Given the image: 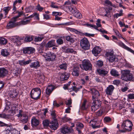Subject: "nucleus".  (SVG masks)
<instances>
[{
    "label": "nucleus",
    "instance_id": "nucleus-41",
    "mask_svg": "<svg viewBox=\"0 0 134 134\" xmlns=\"http://www.w3.org/2000/svg\"><path fill=\"white\" fill-rule=\"evenodd\" d=\"M62 37L58 39L56 41V42L58 44H62L63 43V41L62 39Z\"/></svg>",
    "mask_w": 134,
    "mask_h": 134
},
{
    "label": "nucleus",
    "instance_id": "nucleus-55",
    "mask_svg": "<svg viewBox=\"0 0 134 134\" xmlns=\"http://www.w3.org/2000/svg\"><path fill=\"white\" fill-rule=\"evenodd\" d=\"M71 119L69 118L64 117L62 119V121L64 122H66L71 120Z\"/></svg>",
    "mask_w": 134,
    "mask_h": 134
},
{
    "label": "nucleus",
    "instance_id": "nucleus-19",
    "mask_svg": "<svg viewBox=\"0 0 134 134\" xmlns=\"http://www.w3.org/2000/svg\"><path fill=\"white\" fill-rule=\"evenodd\" d=\"M98 124L96 121L95 120H91L90 122V125L93 129L99 127L100 126Z\"/></svg>",
    "mask_w": 134,
    "mask_h": 134
},
{
    "label": "nucleus",
    "instance_id": "nucleus-48",
    "mask_svg": "<svg viewBox=\"0 0 134 134\" xmlns=\"http://www.w3.org/2000/svg\"><path fill=\"white\" fill-rule=\"evenodd\" d=\"M104 121L105 122H109L111 121V119L109 117H106L104 119Z\"/></svg>",
    "mask_w": 134,
    "mask_h": 134
},
{
    "label": "nucleus",
    "instance_id": "nucleus-1",
    "mask_svg": "<svg viewBox=\"0 0 134 134\" xmlns=\"http://www.w3.org/2000/svg\"><path fill=\"white\" fill-rule=\"evenodd\" d=\"M30 17H25L22 20L19 22L16 21L19 20V17H13L10 21L7 24V27L8 29L14 27L17 25L26 24L30 22Z\"/></svg>",
    "mask_w": 134,
    "mask_h": 134
},
{
    "label": "nucleus",
    "instance_id": "nucleus-14",
    "mask_svg": "<svg viewBox=\"0 0 134 134\" xmlns=\"http://www.w3.org/2000/svg\"><path fill=\"white\" fill-rule=\"evenodd\" d=\"M101 51V48L99 46H96L94 48L92 51V53L95 56H97Z\"/></svg>",
    "mask_w": 134,
    "mask_h": 134
},
{
    "label": "nucleus",
    "instance_id": "nucleus-26",
    "mask_svg": "<svg viewBox=\"0 0 134 134\" xmlns=\"http://www.w3.org/2000/svg\"><path fill=\"white\" fill-rule=\"evenodd\" d=\"M8 73V71L3 68H0V77L6 76Z\"/></svg>",
    "mask_w": 134,
    "mask_h": 134
},
{
    "label": "nucleus",
    "instance_id": "nucleus-5",
    "mask_svg": "<svg viewBox=\"0 0 134 134\" xmlns=\"http://www.w3.org/2000/svg\"><path fill=\"white\" fill-rule=\"evenodd\" d=\"M80 44L81 48L85 50H87L90 48V44L86 38H84L82 39L81 40Z\"/></svg>",
    "mask_w": 134,
    "mask_h": 134
},
{
    "label": "nucleus",
    "instance_id": "nucleus-34",
    "mask_svg": "<svg viewBox=\"0 0 134 134\" xmlns=\"http://www.w3.org/2000/svg\"><path fill=\"white\" fill-rule=\"evenodd\" d=\"M79 87L77 88L76 86H72V87L70 88V89H69V91L70 92H71L73 91H74L76 93H77L78 91H79Z\"/></svg>",
    "mask_w": 134,
    "mask_h": 134
},
{
    "label": "nucleus",
    "instance_id": "nucleus-9",
    "mask_svg": "<svg viewBox=\"0 0 134 134\" xmlns=\"http://www.w3.org/2000/svg\"><path fill=\"white\" fill-rule=\"evenodd\" d=\"M92 95V100L97 99L100 96V94L98 91L94 88H92L90 90Z\"/></svg>",
    "mask_w": 134,
    "mask_h": 134
},
{
    "label": "nucleus",
    "instance_id": "nucleus-20",
    "mask_svg": "<svg viewBox=\"0 0 134 134\" xmlns=\"http://www.w3.org/2000/svg\"><path fill=\"white\" fill-rule=\"evenodd\" d=\"M31 124L32 126H36L39 124L40 121L35 117H33L31 120Z\"/></svg>",
    "mask_w": 134,
    "mask_h": 134
},
{
    "label": "nucleus",
    "instance_id": "nucleus-6",
    "mask_svg": "<svg viewBox=\"0 0 134 134\" xmlns=\"http://www.w3.org/2000/svg\"><path fill=\"white\" fill-rule=\"evenodd\" d=\"M46 60L48 61H54L56 59V55L53 53L49 52L44 55Z\"/></svg>",
    "mask_w": 134,
    "mask_h": 134
},
{
    "label": "nucleus",
    "instance_id": "nucleus-56",
    "mask_svg": "<svg viewBox=\"0 0 134 134\" xmlns=\"http://www.w3.org/2000/svg\"><path fill=\"white\" fill-rule=\"evenodd\" d=\"M43 110L44 111V113H43V116H41V118L42 119L43 118H44L45 117H46V114L48 112V110L47 109H45Z\"/></svg>",
    "mask_w": 134,
    "mask_h": 134
},
{
    "label": "nucleus",
    "instance_id": "nucleus-2",
    "mask_svg": "<svg viewBox=\"0 0 134 134\" xmlns=\"http://www.w3.org/2000/svg\"><path fill=\"white\" fill-rule=\"evenodd\" d=\"M133 125L132 122L130 120H126L123 122L121 127L122 130L119 131L122 132H124L126 131H130L132 130Z\"/></svg>",
    "mask_w": 134,
    "mask_h": 134
},
{
    "label": "nucleus",
    "instance_id": "nucleus-22",
    "mask_svg": "<svg viewBox=\"0 0 134 134\" xmlns=\"http://www.w3.org/2000/svg\"><path fill=\"white\" fill-rule=\"evenodd\" d=\"M54 89V87L52 85L48 86L46 90V93L48 95Z\"/></svg>",
    "mask_w": 134,
    "mask_h": 134
},
{
    "label": "nucleus",
    "instance_id": "nucleus-23",
    "mask_svg": "<svg viewBox=\"0 0 134 134\" xmlns=\"http://www.w3.org/2000/svg\"><path fill=\"white\" fill-rule=\"evenodd\" d=\"M40 66L39 62L38 61H36L34 62H32L30 65L31 68H33L36 69L39 67Z\"/></svg>",
    "mask_w": 134,
    "mask_h": 134
},
{
    "label": "nucleus",
    "instance_id": "nucleus-61",
    "mask_svg": "<svg viewBox=\"0 0 134 134\" xmlns=\"http://www.w3.org/2000/svg\"><path fill=\"white\" fill-rule=\"evenodd\" d=\"M51 115L54 120L56 119V114L54 111H53L51 113Z\"/></svg>",
    "mask_w": 134,
    "mask_h": 134
},
{
    "label": "nucleus",
    "instance_id": "nucleus-39",
    "mask_svg": "<svg viewBox=\"0 0 134 134\" xmlns=\"http://www.w3.org/2000/svg\"><path fill=\"white\" fill-rule=\"evenodd\" d=\"M49 122L48 120H45L43 121V124L44 126L47 127L49 125Z\"/></svg>",
    "mask_w": 134,
    "mask_h": 134
},
{
    "label": "nucleus",
    "instance_id": "nucleus-35",
    "mask_svg": "<svg viewBox=\"0 0 134 134\" xmlns=\"http://www.w3.org/2000/svg\"><path fill=\"white\" fill-rule=\"evenodd\" d=\"M28 116L27 115H24L22 118L21 121L23 123H26L28 121Z\"/></svg>",
    "mask_w": 134,
    "mask_h": 134
},
{
    "label": "nucleus",
    "instance_id": "nucleus-15",
    "mask_svg": "<svg viewBox=\"0 0 134 134\" xmlns=\"http://www.w3.org/2000/svg\"><path fill=\"white\" fill-rule=\"evenodd\" d=\"M62 48L63 51L65 53H73L74 54L76 53V52L73 49L70 47L64 46L62 47Z\"/></svg>",
    "mask_w": 134,
    "mask_h": 134
},
{
    "label": "nucleus",
    "instance_id": "nucleus-54",
    "mask_svg": "<svg viewBox=\"0 0 134 134\" xmlns=\"http://www.w3.org/2000/svg\"><path fill=\"white\" fill-rule=\"evenodd\" d=\"M98 108H99L97 106H95L93 104H92V105L91 107V110L92 111H95Z\"/></svg>",
    "mask_w": 134,
    "mask_h": 134
},
{
    "label": "nucleus",
    "instance_id": "nucleus-43",
    "mask_svg": "<svg viewBox=\"0 0 134 134\" xmlns=\"http://www.w3.org/2000/svg\"><path fill=\"white\" fill-rule=\"evenodd\" d=\"M32 40V37L30 36H26L25 38V40L26 42H30Z\"/></svg>",
    "mask_w": 134,
    "mask_h": 134
},
{
    "label": "nucleus",
    "instance_id": "nucleus-38",
    "mask_svg": "<svg viewBox=\"0 0 134 134\" xmlns=\"http://www.w3.org/2000/svg\"><path fill=\"white\" fill-rule=\"evenodd\" d=\"M66 39L67 41H70L71 43H73L74 41V38L69 36L66 37Z\"/></svg>",
    "mask_w": 134,
    "mask_h": 134
},
{
    "label": "nucleus",
    "instance_id": "nucleus-7",
    "mask_svg": "<svg viewBox=\"0 0 134 134\" xmlns=\"http://www.w3.org/2000/svg\"><path fill=\"white\" fill-rule=\"evenodd\" d=\"M106 56L107 59L111 62H113L116 59L114 55V51H111L107 52Z\"/></svg>",
    "mask_w": 134,
    "mask_h": 134
},
{
    "label": "nucleus",
    "instance_id": "nucleus-13",
    "mask_svg": "<svg viewBox=\"0 0 134 134\" xmlns=\"http://www.w3.org/2000/svg\"><path fill=\"white\" fill-rule=\"evenodd\" d=\"M60 132L64 134H67L70 132V128L66 125H64L60 129Z\"/></svg>",
    "mask_w": 134,
    "mask_h": 134
},
{
    "label": "nucleus",
    "instance_id": "nucleus-58",
    "mask_svg": "<svg viewBox=\"0 0 134 134\" xmlns=\"http://www.w3.org/2000/svg\"><path fill=\"white\" fill-rule=\"evenodd\" d=\"M100 19H98L97 20V23H96L97 25L96 27H97V30H98L97 29L98 27H100L101 26V25L100 24Z\"/></svg>",
    "mask_w": 134,
    "mask_h": 134
},
{
    "label": "nucleus",
    "instance_id": "nucleus-21",
    "mask_svg": "<svg viewBox=\"0 0 134 134\" xmlns=\"http://www.w3.org/2000/svg\"><path fill=\"white\" fill-rule=\"evenodd\" d=\"M56 43L55 40H52L49 41L46 44V46L48 48H50L55 46Z\"/></svg>",
    "mask_w": 134,
    "mask_h": 134
},
{
    "label": "nucleus",
    "instance_id": "nucleus-33",
    "mask_svg": "<svg viewBox=\"0 0 134 134\" xmlns=\"http://www.w3.org/2000/svg\"><path fill=\"white\" fill-rule=\"evenodd\" d=\"M87 101L86 100H85L81 107V109L83 110L86 109L87 108V106L86 105Z\"/></svg>",
    "mask_w": 134,
    "mask_h": 134
},
{
    "label": "nucleus",
    "instance_id": "nucleus-3",
    "mask_svg": "<svg viewBox=\"0 0 134 134\" xmlns=\"http://www.w3.org/2000/svg\"><path fill=\"white\" fill-rule=\"evenodd\" d=\"M41 91L38 88H36L33 89L31 92V98L35 100L39 99L40 97Z\"/></svg>",
    "mask_w": 134,
    "mask_h": 134
},
{
    "label": "nucleus",
    "instance_id": "nucleus-60",
    "mask_svg": "<svg viewBox=\"0 0 134 134\" xmlns=\"http://www.w3.org/2000/svg\"><path fill=\"white\" fill-rule=\"evenodd\" d=\"M23 111L22 110L20 109L19 110V113L17 115L18 117H22L23 116L22 113Z\"/></svg>",
    "mask_w": 134,
    "mask_h": 134
},
{
    "label": "nucleus",
    "instance_id": "nucleus-40",
    "mask_svg": "<svg viewBox=\"0 0 134 134\" xmlns=\"http://www.w3.org/2000/svg\"><path fill=\"white\" fill-rule=\"evenodd\" d=\"M121 79L126 81H128V79L127 77L126 73H124L121 75Z\"/></svg>",
    "mask_w": 134,
    "mask_h": 134
},
{
    "label": "nucleus",
    "instance_id": "nucleus-37",
    "mask_svg": "<svg viewBox=\"0 0 134 134\" xmlns=\"http://www.w3.org/2000/svg\"><path fill=\"white\" fill-rule=\"evenodd\" d=\"M67 65L66 63L62 64L59 66V67L61 69H63L66 70V69Z\"/></svg>",
    "mask_w": 134,
    "mask_h": 134
},
{
    "label": "nucleus",
    "instance_id": "nucleus-25",
    "mask_svg": "<svg viewBox=\"0 0 134 134\" xmlns=\"http://www.w3.org/2000/svg\"><path fill=\"white\" fill-rule=\"evenodd\" d=\"M97 71L99 74L102 76H104L108 73V71L104 69H97Z\"/></svg>",
    "mask_w": 134,
    "mask_h": 134
},
{
    "label": "nucleus",
    "instance_id": "nucleus-17",
    "mask_svg": "<svg viewBox=\"0 0 134 134\" xmlns=\"http://www.w3.org/2000/svg\"><path fill=\"white\" fill-rule=\"evenodd\" d=\"M69 77V74L66 72H64L62 73L60 77V80L63 81L68 80Z\"/></svg>",
    "mask_w": 134,
    "mask_h": 134
},
{
    "label": "nucleus",
    "instance_id": "nucleus-31",
    "mask_svg": "<svg viewBox=\"0 0 134 134\" xmlns=\"http://www.w3.org/2000/svg\"><path fill=\"white\" fill-rule=\"evenodd\" d=\"M38 80H40V81L37 82L40 83L43 82L45 78L44 75L43 74H40L39 75H38Z\"/></svg>",
    "mask_w": 134,
    "mask_h": 134
},
{
    "label": "nucleus",
    "instance_id": "nucleus-16",
    "mask_svg": "<svg viewBox=\"0 0 134 134\" xmlns=\"http://www.w3.org/2000/svg\"><path fill=\"white\" fill-rule=\"evenodd\" d=\"M114 87L112 85H110L105 90L106 94L108 95L111 94Z\"/></svg>",
    "mask_w": 134,
    "mask_h": 134
},
{
    "label": "nucleus",
    "instance_id": "nucleus-63",
    "mask_svg": "<svg viewBox=\"0 0 134 134\" xmlns=\"http://www.w3.org/2000/svg\"><path fill=\"white\" fill-rule=\"evenodd\" d=\"M72 103V100L71 99H69L66 101L65 104L67 105H71Z\"/></svg>",
    "mask_w": 134,
    "mask_h": 134
},
{
    "label": "nucleus",
    "instance_id": "nucleus-12",
    "mask_svg": "<svg viewBox=\"0 0 134 134\" xmlns=\"http://www.w3.org/2000/svg\"><path fill=\"white\" fill-rule=\"evenodd\" d=\"M10 40L13 42L16 43V45L19 46L21 44L20 41L19 37L17 36L12 37H10Z\"/></svg>",
    "mask_w": 134,
    "mask_h": 134
},
{
    "label": "nucleus",
    "instance_id": "nucleus-42",
    "mask_svg": "<svg viewBox=\"0 0 134 134\" xmlns=\"http://www.w3.org/2000/svg\"><path fill=\"white\" fill-rule=\"evenodd\" d=\"M114 31L115 33L116 34L117 36H118L119 37H121L123 39L125 40V39L122 37V36L119 33V32L117 30L114 29Z\"/></svg>",
    "mask_w": 134,
    "mask_h": 134
},
{
    "label": "nucleus",
    "instance_id": "nucleus-64",
    "mask_svg": "<svg viewBox=\"0 0 134 134\" xmlns=\"http://www.w3.org/2000/svg\"><path fill=\"white\" fill-rule=\"evenodd\" d=\"M105 4L109 5H112V3L109 0H105L104 1Z\"/></svg>",
    "mask_w": 134,
    "mask_h": 134
},
{
    "label": "nucleus",
    "instance_id": "nucleus-59",
    "mask_svg": "<svg viewBox=\"0 0 134 134\" xmlns=\"http://www.w3.org/2000/svg\"><path fill=\"white\" fill-rule=\"evenodd\" d=\"M103 65V62L101 61H98L97 62V66L98 67H101Z\"/></svg>",
    "mask_w": 134,
    "mask_h": 134
},
{
    "label": "nucleus",
    "instance_id": "nucleus-46",
    "mask_svg": "<svg viewBox=\"0 0 134 134\" xmlns=\"http://www.w3.org/2000/svg\"><path fill=\"white\" fill-rule=\"evenodd\" d=\"M11 132L12 134H20L19 132L14 129H13Z\"/></svg>",
    "mask_w": 134,
    "mask_h": 134
},
{
    "label": "nucleus",
    "instance_id": "nucleus-62",
    "mask_svg": "<svg viewBox=\"0 0 134 134\" xmlns=\"http://www.w3.org/2000/svg\"><path fill=\"white\" fill-rule=\"evenodd\" d=\"M42 39L43 38H42L37 37L35 38V41L38 42L41 41Z\"/></svg>",
    "mask_w": 134,
    "mask_h": 134
},
{
    "label": "nucleus",
    "instance_id": "nucleus-11",
    "mask_svg": "<svg viewBox=\"0 0 134 134\" xmlns=\"http://www.w3.org/2000/svg\"><path fill=\"white\" fill-rule=\"evenodd\" d=\"M58 122L57 120H54L50 123V127L54 130H56L58 127Z\"/></svg>",
    "mask_w": 134,
    "mask_h": 134
},
{
    "label": "nucleus",
    "instance_id": "nucleus-27",
    "mask_svg": "<svg viewBox=\"0 0 134 134\" xmlns=\"http://www.w3.org/2000/svg\"><path fill=\"white\" fill-rule=\"evenodd\" d=\"M18 94V91L16 89H13L11 93H10L9 96L12 98H15L17 96Z\"/></svg>",
    "mask_w": 134,
    "mask_h": 134
},
{
    "label": "nucleus",
    "instance_id": "nucleus-44",
    "mask_svg": "<svg viewBox=\"0 0 134 134\" xmlns=\"http://www.w3.org/2000/svg\"><path fill=\"white\" fill-rule=\"evenodd\" d=\"M62 13L60 12H52V16H60L61 15Z\"/></svg>",
    "mask_w": 134,
    "mask_h": 134
},
{
    "label": "nucleus",
    "instance_id": "nucleus-29",
    "mask_svg": "<svg viewBox=\"0 0 134 134\" xmlns=\"http://www.w3.org/2000/svg\"><path fill=\"white\" fill-rule=\"evenodd\" d=\"M110 73L112 75L114 76H118L119 75L118 72L114 69L111 70Z\"/></svg>",
    "mask_w": 134,
    "mask_h": 134
},
{
    "label": "nucleus",
    "instance_id": "nucleus-8",
    "mask_svg": "<svg viewBox=\"0 0 134 134\" xmlns=\"http://www.w3.org/2000/svg\"><path fill=\"white\" fill-rule=\"evenodd\" d=\"M68 8L69 10L75 17H80L82 16L81 14L76 9L73 8L69 6L68 7Z\"/></svg>",
    "mask_w": 134,
    "mask_h": 134
},
{
    "label": "nucleus",
    "instance_id": "nucleus-18",
    "mask_svg": "<svg viewBox=\"0 0 134 134\" xmlns=\"http://www.w3.org/2000/svg\"><path fill=\"white\" fill-rule=\"evenodd\" d=\"M118 44L119 46H120L121 47L127 50V51L130 52H131V53H132L134 54V51L133 50L127 46L122 42H119L118 43Z\"/></svg>",
    "mask_w": 134,
    "mask_h": 134
},
{
    "label": "nucleus",
    "instance_id": "nucleus-45",
    "mask_svg": "<svg viewBox=\"0 0 134 134\" xmlns=\"http://www.w3.org/2000/svg\"><path fill=\"white\" fill-rule=\"evenodd\" d=\"M14 13H18V16L16 17H19L21 16H23L24 15V14L23 12H19V11H14L13 12Z\"/></svg>",
    "mask_w": 134,
    "mask_h": 134
},
{
    "label": "nucleus",
    "instance_id": "nucleus-10",
    "mask_svg": "<svg viewBox=\"0 0 134 134\" xmlns=\"http://www.w3.org/2000/svg\"><path fill=\"white\" fill-rule=\"evenodd\" d=\"M23 53L25 54H30L33 53L35 51V49L31 47H27L23 49Z\"/></svg>",
    "mask_w": 134,
    "mask_h": 134
},
{
    "label": "nucleus",
    "instance_id": "nucleus-32",
    "mask_svg": "<svg viewBox=\"0 0 134 134\" xmlns=\"http://www.w3.org/2000/svg\"><path fill=\"white\" fill-rule=\"evenodd\" d=\"M128 81H133L134 80V77H133V76L132 74L129 73H126Z\"/></svg>",
    "mask_w": 134,
    "mask_h": 134
},
{
    "label": "nucleus",
    "instance_id": "nucleus-53",
    "mask_svg": "<svg viewBox=\"0 0 134 134\" xmlns=\"http://www.w3.org/2000/svg\"><path fill=\"white\" fill-rule=\"evenodd\" d=\"M36 9L40 12H41L43 9V8L38 4L36 6Z\"/></svg>",
    "mask_w": 134,
    "mask_h": 134
},
{
    "label": "nucleus",
    "instance_id": "nucleus-52",
    "mask_svg": "<svg viewBox=\"0 0 134 134\" xmlns=\"http://www.w3.org/2000/svg\"><path fill=\"white\" fill-rule=\"evenodd\" d=\"M10 131L11 128L10 127L8 126L6 128L4 131L6 134H7L9 133Z\"/></svg>",
    "mask_w": 134,
    "mask_h": 134
},
{
    "label": "nucleus",
    "instance_id": "nucleus-50",
    "mask_svg": "<svg viewBox=\"0 0 134 134\" xmlns=\"http://www.w3.org/2000/svg\"><path fill=\"white\" fill-rule=\"evenodd\" d=\"M55 3L52 2H51V6L52 8H59L60 7H58L57 6L55 5Z\"/></svg>",
    "mask_w": 134,
    "mask_h": 134
},
{
    "label": "nucleus",
    "instance_id": "nucleus-4",
    "mask_svg": "<svg viewBox=\"0 0 134 134\" xmlns=\"http://www.w3.org/2000/svg\"><path fill=\"white\" fill-rule=\"evenodd\" d=\"M81 68L85 71L91 70L92 69V64L88 60L85 59L82 62V64L80 65Z\"/></svg>",
    "mask_w": 134,
    "mask_h": 134
},
{
    "label": "nucleus",
    "instance_id": "nucleus-36",
    "mask_svg": "<svg viewBox=\"0 0 134 134\" xmlns=\"http://www.w3.org/2000/svg\"><path fill=\"white\" fill-rule=\"evenodd\" d=\"M7 42V40L5 38L2 37H0V44H5Z\"/></svg>",
    "mask_w": 134,
    "mask_h": 134
},
{
    "label": "nucleus",
    "instance_id": "nucleus-49",
    "mask_svg": "<svg viewBox=\"0 0 134 134\" xmlns=\"http://www.w3.org/2000/svg\"><path fill=\"white\" fill-rule=\"evenodd\" d=\"M123 11L122 10H120L119 13H117L115 14L114 16L115 17H119L123 16Z\"/></svg>",
    "mask_w": 134,
    "mask_h": 134
},
{
    "label": "nucleus",
    "instance_id": "nucleus-57",
    "mask_svg": "<svg viewBox=\"0 0 134 134\" xmlns=\"http://www.w3.org/2000/svg\"><path fill=\"white\" fill-rule=\"evenodd\" d=\"M128 98L130 99H134V94L130 93L127 95Z\"/></svg>",
    "mask_w": 134,
    "mask_h": 134
},
{
    "label": "nucleus",
    "instance_id": "nucleus-28",
    "mask_svg": "<svg viewBox=\"0 0 134 134\" xmlns=\"http://www.w3.org/2000/svg\"><path fill=\"white\" fill-rule=\"evenodd\" d=\"M92 100H93L92 104L94 105L95 106H97L99 108L101 106V102L98 100H96V99Z\"/></svg>",
    "mask_w": 134,
    "mask_h": 134
},
{
    "label": "nucleus",
    "instance_id": "nucleus-51",
    "mask_svg": "<svg viewBox=\"0 0 134 134\" xmlns=\"http://www.w3.org/2000/svg\"><path fill=\"white\" fill-rule=\"evenodd\" d=\"M10 9L9 7H6L4 8L3 11L4 12L5 15H6L8 13Z\"/></svg>",
    "mask_w": 134,
    "mask_h": 134
},
{
    "label": "nucleus",
    "instance_id": "nucleus-30",
    "mask_svg": "<svg viewBox=\"0 0 134 134\" xmlns=\"http://www.w3.org/2000/svg\"><path fill=\"white\" fill-rule=\"evenodd\" d=\"M1 54L4 57L7 56L9 54L8 51L6 49H2L1 51Z\"/></svg>",
    "mask_w": 134,
    "mask_h": 134
},
{
    "label": "nucleus",
    "instance_id": "nucleus-47",
    "mask_svg": "<svg viewBox=\"0 0 134 134\" xmlns=\"http://www.w3.org/2000/svg\"><path fill=\"white\" fill-rule=\"evenodd\" d=\"M103 16H107V17H111L110 13L109 10H108L105 12V13L102 14Z\"/></svg>",
    "mask_w": 134,
    "mask_h": 134
},
{
    "label": "nucleus",
    "instance_id": "nucleus-24",
    "mask_svg": "<svg viewBox=\"0 0 134 134\" xmlns=\"http://www.w3.org/2000/svg\"><path fill=\"white\" fill-rule=\"evenodd\" d=\"M79 67L76 66L73 69V71L72 72L73 75L78 76L79 75Z\"/></svg>",
    "mask_w": 134,
    "mask_h": 134
}]
</instances>
